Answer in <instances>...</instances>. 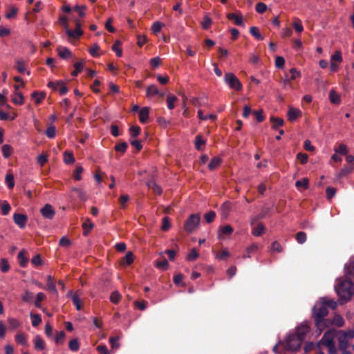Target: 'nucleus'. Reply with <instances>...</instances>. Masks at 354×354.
<instances>
[{
  "label": "nucleus",
  "instance_id": "f257e3e1",
  "mask_svg": "<svg viewBox=\"0 0 354 354\" xmlns=\"http://www.w3.org/2000/svg\"><path fill=\"white\" fill-rule=\"evenodd\" d=\"M352 279L339 277L336 280L335 290L341 304L351 301L354 295V286Z\"/></svg>",
  "mask_w": 354,
  "mask_h": 354
},
{
  "label": "nucleus",
  "instance_id": "f03ea898",
  "mask_svg": "<svg viewBox=\"0 0 354 354\" xmlns=\"http://www.w3.org/2000/svg\"><path fill=\"white\" fill-rule=\"evenodd\" d=\"M328 313V311L326 306V304H323L322 301L316 303L313 307V317L315 319L316 326L320 332L327 327L330 323L328 319L325 318Z\"/></svg>",
  "mask_w": 354,
  "mask_h": 354
},
{
  "label": "nucleus",
  "instance_id": "7ed1b4c3",
  "mask_svg": "<svg viewBox=\"0 0 354 354\" xmlns=\"http://www.w3.org/2000/svg\"><path fill=\"white\" fill-rule=\"evenodd\" d=\"M337 337V332L335 330H329L326 332L320 340L319 344L324 345L328 348L329 354H335L337 348L334 343V339Z\"/></svg>",
  "mask_w": 354,
  "mask_h": 354
},
{
  "label": "nucleus",
  "instance_id": "20e7f679",
  "mask_svg": "<svg viewBox=\"0 0 354 354\" xmlns=\"http://www.w3.org/2000/svg\"><path fill=\"white\" fill-rule=\"evenodd\" d=\"M200 215L198 214H192L185 221L184 228L189 233L194 231L200 223Z\"/></svg>",
  "mask_w": 354,
  "mask_h": 354
},
{
  "label": "nucleus",
  "instance_id": "39448f33",
  "mask_svg": "<svg viewBox=\"0 0 354 354\" xmlns=\"http://www.w3.org/2000/svg\"><path fill=\"white\" fill-rule=\"evenodd\" d=\"M302 340L293 334L288 336L286 340V347L291 351H297L301 346Z\"/></svg>",
  "mask_w": 354,
  "mask_h": 354
},
{
  "label": "nucleus",
  "instance_id": "423d86ee",
  "mask_svg": "<svg viewBox=\"0 0 354 354\" xmlns=\"http://www.w3.org/2000/svg\"><path fill=\"white\" fill-rule=\"evenodd\" d=\"M225 82L231 88L236 91H239L242 88L241 82L232 73H226L225 74Z\"/></svg>",
  "mask_w": 354,
  "mask_h": 354
},
{
  "label": "nucleus",
  "instance_id": "0eeeda50",
  "mask_svg": "<svg viewBox=\"0 0 354 354\" xmlns=\"http://www.w3.org/2000/svg\"><path fill=\"white\" fill-rule=\"evenodd\" d=\"M309 332V325L308 324V323L304 322L297 327L295 333L293 335H296V337L299 338L301 340L304 341Z\"/></svg>",
  "mask_w": 354,
  "mask_h": 354
},
{
  "label": "nucleus",
  "instance_id": "6e6552de",
  "mask_svg": "<svg viewBox=\"0 0 354 354\" xmlns=\"http://www.w3.org/2000/svg\"><path fill=\"white\" fill-rule=\"evenodd\" d=\"M344 274L345 277L354 281V255L344 265Z\"/></svg>",
  "mask_w": 354,
  "mask_h": 354
},
{
  "label": "nucleus",
  "instance_id": "1a4fd4ad",
  "mask_svg": "<svg viewBox=\"0 0 354 354\" xmlns=\"http://www.w3.org/2000/svg\"><path fill=\"white\" fill-rule=\"evenodd\" d=\"M40 213L44 218L51 220L55 215V210L50 204H46L41 209Z\"/></svg>",
  "mask_w": 354,
  "mask_h": 354
},
{
  "label": "nucleus",
  "instance_id": "9d476101",
  "mask_svg": "<svg viewBox=\"0 0 354 354\" xmlns=\"http://www.w3.org/2000/svg\"><path fill=\"white\" fill-rule=\"evenodd\" d=\"M13 220L15 223L20 228H24L28 220V217L25 214L15 213L13 215Z\"/></svg>",
  "mask_w": 354,
  "mask_h": 354
},
{
  "label": "nucleus",
  "instance_id": "9b49d317",
  "mask_svg": "<svg viewBox=\"0 0 354 354\" xmlns=\"http://www.w3.org/2000/svg\"><path fill=\"white\" fill-rule=\"evenodd\" d=\"M337 338L338 340L339 348L341 350L346 349L349 340L346 339V335L343 334V330L337 332Z\"/></svg>",
  "mask_w": 354,
  "mask_h": 354
},
{
  "label": "nucleus",
  "instance_id": "f8f14e48",
  "mask_svg": "<svg viewBox=\"0 0 354 354\" xmlns=\"http://www.w3.org/2000/svg\"><path fill=\"white\" fill-rule=\"evenodd\" d=\"M66 32L68 37L73 38H77L80 37L83 33L79 21H76V28L74 30L66 28Z\"/></svg>",
  "mask_w": 354,
  "mask_h": 354
},
{
  "label": "nucleus",
  "instance_id": "ddd939ff",
  "mask_svg": "<svg viewBox=\"0 0 354 354\" xmlns=\"http://www.w3.org/2000/svg\"><path fill=\"white\" fill-rule=\"evenodd\" d=\"M47 281H46V288L48 291L53 293L56 297L58 296V292L54 282L53 278L52 276H47Z\"/></svg>",
  "mask_w": 354,
  "mask_h": 354
},
{
  "label": "nucleus",
  "instance_id": "4468645a",
  "mask_svg": "<svg viewBox=\"0 0 354 354\" xmlns=\"http://www.w3.org/2000/svg\"><path fill=\"white\" fill-rule=\"evenodd\" d=\"M227 18L234 20V24L237 26H244L243 16L241 14L229 13L227 15Z\"/></svg>",
  "mask_w": 354,
  "mask_h": 354
},
{
  "label": "nucleus",
  "instance_id": "2eb2a0df",
  "mask_svg": "<svg viewBox=\"0 0 354 354\" xmlns=\"http://www.w3.org/2000/svg\"><path fill=\"white\" fill-rule=\"evenodd\" d=\"M287 115L290 121H294L297 118L301 117V111L299 109L290 107L288 109Z\"/></svg>",
  "mask_w": 354,
  "mask_h": 354
},
{
  "label": "nucleus",
  "instance_id": "dca6fc26",
  "mask_svg": "<svg viewBox=\"0 0 354 354\" xmlns=\"http://www.w3.org/2000/svg\"><path fill=\"white\" fill-rule=\"evenodd\" d=\"M59 56L62 59H68L72 56L71 51L66 47L58 46L57 48Z\"/></svg>",
  "mask_w": 354,
  "mask_h": 354
},
{
  "label": "nucleus",
  "instance_id": "f3484780",
  "mask_svg": "<svg viewBox=\"0 0 354 354\" xmlns=\"http://www.w3.org/2000/svg\"><path fill=\"white\" fill-rule=\"evenodd\" d=\"M34 347L37 350H44L45 342L40 335H36L33 339Z\"/></svg>",
  "mask_w": 354,
  "mask_h": 354
},
{
  "label": "nucleus",
  "instance_id": "a211bd4d",
  "mask_svg": "<svg viewBox=\"0 0 354 354\" xmlns=\"http://www.w3.org/2000/svg\"><path fill=\"white\" fill-rule=\"evenodd\" d=\"M329 100L332 104H339L341 103V97L335 90L332 89L329 92Z\"/></svg>",
  "mask_w": 354,
  "mask_h": 354
},
{
  "label": "nucleus",
  "instance_id": "6ab92c4d",
  "mask_svg": "<svg viewBox=\"0 0 354 354\" xmlns=\"http://www.w3.org/2000/svg\"><path fill=\"white\" fill-rule=\"evenodd\" d=\"M149 109L148 107H143L139 111V120L142 123H145L149 118Z\"/></svg>",
  "mask_w": 354,
  "mask_h": 354
},
{
  "label": "nucleus",
  "instance_id": "aec40b11",
  "mask_svg": "<svg viewBox=\"0 0 354 354\" xmlns=\"http://www.w3.org/2000/svg\"><path fill=\"white\" fill-rule=\"evenodd\" d=\"M15 341L20 345L28 346L26 335L24 333H18L15 335Z\"/></svg>",
  "mask_w": 354,
  "mask_h": 354
},
{
  "label": "nucleus",
  "instance_id": "412c9836",
  "mask_svg": "<svg viewBox=\"0 0 354 354\" xmlns=\"http://www.w3.org/2000/svg\"><path fill=\"white\" fill-rule=\"evenodd\" d=\"M24 100V98L23 95L20 92H18V91H15L12 96V100L13 103H15V104H19V105L23 104Z\"/></svg>",
  "mask_w": 354,
  "mask_h": 354
},
{
  "label": "nucleus",
  "instance_id": "4be33fe9",
  "mask_svg": "<svg viewBox=\"0 0 354 354\" xmlns=\"http://www.w3.org/2000/svg\"><path fill=\"white\" fill-rule=\"evenodd\" d=\"M147 186L149 189H151L156 194L159 195L162 194L161 187H160V185L156 184L153 180L148 181Z\"/></svg>",
  "mask_w": 354,
  "mask_h": 354
},
{
  "label": "nucleus",
  "instance_id": "5701e85b",
  "mask_svg": "<svg viewBox=\"0 0 354 354\" xmlns=\"http://www.w3.org/2000/svg\"><path fill=\"white\" fill-rule=\"evenodd\" d=\"M233 232V228L229 225H225L220 229L218 237V239H223V234L230 235Z\"/></svg>",
  "mask_w": 354,
  "mask_h": 354
},
{
  "label": "nucleus",
  "instance_id": "b1692460",
  "mask_svg": "<svg viewBox=\"0 0 354 354\" xmlns=\"http://www.w3.org/2000/svg\"><path fill=\"white\" fill-rule=\"evenodd\" d=\"M46 93L44 92L39 93L35 91L32 93V97L35 100L36 104H39L45 98Z\"/></svg>",
  "mask_w": 354,
  "mask_h": 354
},
{
  "label": "nucleus",
  "instance_id": "393cba45",
  "mask_svg": "<svg viewBox=\"0 0 354 354\" xmlns=\"http://www.w3.org/2000/svg\"><path fill=\"white\" fill-rule=\"evenodd\" d=\"M68 296H71L73 302V304L75 306L77 310L81 309V300L78 297L77 295H73L71 291L68 292Z\"/></svg>",
  "mask_w": 354,
  "mask_h": 354
},
{
  "label": "nucleus",
  "instance_id": "a878e982",
  "mask_svg": "<svg viewBox=\"0 0 354 354\" xmlns=\"http://www.w3.org/2000/svg\"><path fill=\"white\" fill-rule=\"evenodd\" d=\"M264 232V226L259 223L254 227L252 231V234L255 236H259Z\"/></svg>",
  "mask_w": 354,
  "mask_h": 354
},
{
  "label": "nucleus",
  "instance_id": "bb28decb",
  "mask_svg": "<svg viewBox=\"0 0 354 354\" xmlns=\"http://www.w3.org/2000/svg\"><path fill=\"white\" fill-rule=\"evenodd\" d=\"M221 162V158L219 157H214L213 158L209 163L208 164V168L210 170H213L218 167Z\"/></svg>",
  "mask_w": 354,
  "mask_h": 354
},
{
  "label": "nucleus",
  "instance_id": "cd10ccee",
  "mask_svg": "<svg viewBox=\"0 0 354 354\" xmlns=\"http://www.w3.org/2000/svg\"><path fill=\"white\" fill-rule=\"evenodd\" d=\"M295 186L298 189L303 188L304 189H307L308 188V179L304 178L301 180H297L295 183Z\"/></svg>",
  "mask_w": 354,
  "mask_h": 354
},
{
  "label": "nucleus",
  "instance_id": "c85d7f7f",
  "mask_svg": "<svg viewBox=\"0 0 354 354\" xmlns=\"http://www.w3.org/2000/svg\"><path fill=\"white\" fill-rule=\"evenodd\" d=\"M18 259L19 261V264L21 267L23 268H25L26 267L27 264H28V259H27L26 257H25V253L24 251H21L19 252L18 254Z\"/></svg>",
  "mask_w": 354,
  "mask_h": 354
},
{
  "label": "nucleus",
  "instance_id": "c756f323",
  "mask_svg": "<svg viewBox=\"0 0 354 354\" xmlns=\"http://www.w3.org/2000/svg\"><path fill=\"white\" fill-rule=\"evenodd\" d=\"M64 161L66 164H71L75 162V158L71 152H64Z\"/></svg>",
  "mask_w": 354,
  "mask_h": 354
},
{
  "label": "nucleus",
  "instance_id": "7c9ffc66",
  "mask_svg": "<svg viewBox=\"0 0 354 354\" xmlns=\"http://www.w3.org/2000/svg\"><path fill=\"white\" fill-rule=\"evenodd\" d=\"M342 53L339 50L335 51V53L330 57V62H337L340 64L342 62Z\"/></svg>",
  "mask_w": 354,
  "mask_h": 354
},
{
  "label": "nucleus",
  "instance_id": "2f4dec72",
  "mask_svg": "<svg viewBox=\"0 0 354 354\" xmlns=\"http://www.w3.org/2000/svg\"><path fill=\"white\" fill-rule=\"evenodd\" d=\"M122 298V295L118 291H114L111 294L110 301L113 304H118Z\"/></svg>",
  "mask_w": 354,
  "mask_h": 354
},
{
  "label": "nucleus",
  "instance_id": "473e14b6",
  "mask_svg": "<svg viewBox=\"0 0 354 354\" xmlns=\"http://www.w3.org/2000/svg\"><path fill=\"white\" fill-rule=\"evenodd\" d=\"M69 349L71 351H77L80 348V344L77 339H73L68 343Z\"/></svg>",
  "mask_w": 354,
  "mask_h": 354
},
{
  "label": "nucleus",
  "instance_id": "72a5a7b5",
  "mask_svg": "<svg viewBox=\"0 0 354 354\" xmlns=\"http://www.w3.org/2000/svg\"><path fill=\"white\" fill-rule=\"evenodd\" d=\"M159 94V91L155 85L149 86L147 89V96L153 97L156 95Z\"/></svg>",
  "mask_w": 354,
  "mask_h": 354
},
{
  "label": "nucleus",
  "instance_id": "f704fd0d",
  "mask_svg": "<svg viewBox=\"0 0 354 354\" xmlns=\"http://www.w3.org/2000/svg\"><path fill=\"white\" fill-rule=\"evenodd\" d=\"M84 62L83 61L76 62L74 65L75 71L72 72L73 76H77L78 73L83 69Z\"/></svg>",
  "mask_w": 354,
  "mask_h": 354
},
{
  "label": "nucleus",
  "instance_id": "c9c22d12",
  "mask_svg": "<svg viewBox=\"0 0 354 354\" xmlns=\"http://www.w3.org/2000/svg\"><path fill=\"white\" fill-rule=\"evenodd\" d=\"M250 34L254 36L256 39L259 40H263V37L261 35V33L259 31V29L257 27L252 26L250 29Z\"/></svg>",
  "mask_w": 354,
  "mask_h": 354
},
{
  "label": "nucleus",
  "instance_id": "e433bc0d",
  "mask_svg": "<svg viewBox=\"0 0 354 354\" xmlns=\"http://www.w3.org/2000/svg\"><path fill=\"white\" fill-rule=\"evenodd\" d=\"M271 122L273 124V129H277L279 127H281L283 124V120L280 118H274L272 117L270 118Z\"/></svg>",
  "mask_w": 354,
  "mask_h": 354
},
{
  "label": "nucleus",
  "instance_id": "4c0bfd02",
  "mask_svg": "<svg viewBox=\"0 0 354 354\" xmlns=\"http://www.w3.org/2000/svg\"><path fill=\"white\" fill-rule=\"evenodd\" d=\"M120 46H121V42L119 40H116L112 46V50L115 52L118 57H121L122 55V50L119 47Z\"/></svg>",
  "mask_w": 354,
  "mask_h": 354
},
{
  "label": "nucleus",
  "instance_id": "58836bf2",
  "mask_svg": "<svg viewBox=\"0 0 354 354\" xmlns=\"http://www.w3.org/2000/svg\"><path fill=\"white\" fill-rule=\"evenodd\" d=\"M72 190L77 193L79 198L82 200V201H86L87 199L86 193L84 192L83 189L80 188L73 187Z\"/></svg>",
  "mask_w": 354,
  "mask_h": 354
},
{
  "label": "nucleus",
  "instance_id": "ea45409f",
  "mask_svg": "<svg viewBox=\"0 0 354 354\" xmlns=\"http://www.w3.org/2000/svg\"><path fill=\"white\" fill-rule=\"evenodd\" d=\"M66 334L64 331H60L55 337V342L57 344H63L64 343Z\"/></svg>",
  "mask_w": 354,
  "mask_h": 354
},
{
  "label": "nucleus",
  "instance_id": "a19ab883",
  "mask_svg": "<svg viewBox=\"0 0 354 354\" xmlns=\"http://www.w3.org/2000/svg\"><path fill=\"white\" fill-rule=\"evenodd\" d=\"M8 324H9V327L11 329H15L20 326L21 324H20L19 321L15 318L10 317V318H8Z\"/></svg>",
  "mask_w": 354,
  "mask_h": 354
},
{
  "label": "nucleus",
  "instance_id": "79ce46f5",
  "mask_svg": "<svg viewBox=\"0 0 354 354\" xmlns=\"http://www.w3.org/2000/svg\"><path fill=\"white\" fill-rule=\"evenodd\" d=\"M0 269L2 272H7L10 270V265L6 259H1Z\"/></svg>",
  "mask_w": 354,
  "mask_h": 354
},
{
  "label": "nucleus",
  "instance_id": "37998d69",
  "mask_svg": "<svg viewBox=\"0 0 354 354\" xmlns=\"http://www.w3.org/2000/svg\"><path fill=\"white\" fill-rule=\"evenodd\" d=\"M205 144V141L203 140L201 136L198 135L195 138V147L197 150H201V146Z\"/></svg>",
  "mask_w": 354,
  "mask_h": 354
},
{
  "label": "nucleus",
  "instance_id": "c03bdc74",
  "mask_svg": "<svg viewBox=\"0 0 354 354\" xmlns=\"http://www.w3.org/2000/svg\"><path fill=\"white\" fill-rule=\"evenodd\" d=\"M16 64H17V66H16L17 69L19 73H23L25 72L26 63L24 60H22V59L16 60Z\"/></svg>",
  "mask_w": 354,
  "mask_h": 354
},
{
  "label": "nucleus",
  "instance_id": "a18cd8bd",
  "mask_svg": "<svg viewBox=\"0 0 354 354\" xmlns=\"http://www.w3.org/2000/svg\"><path fill=\"white\" fill-rule=\"evenodd\" d=\"M30 317L32 319V325L33 326H37L41 322V318L38 314H30Z\"/></svg>",
  "mask_w": 354,
  "mask_h": 354
},
{
  "label": "nucleus",
  "instance_id": "49530a36",
  "mask_svg": "<svg viewBox=\"0 0 354 354\" xmlns=\"http://www.w3.org/2000/svg\"><path fill=\"white\" fill-rule=\"evenodd\" d=\"M164 26L165 25L159 22V21H155L153 23V24L151 26V30L153 31V33L157 34L161 30V28Z\"/></svg>",
  "mask_w": 354,
  "mask_h": 354
},
{
  "label": "nucleus",
  "instance_id": "de8ad7c7",
  "mask_svg": "<svg viewBox=\"0 0 354 354\" xmlns=\"http://www.w3.org/2000/svg\"><path fill=\"white\" fill-rule=\"evenodd\" d=\"M295 239L299 244H302L306 241V234L304 232H299L297 233Z\"/></svg>",
  "mask_w": 354,
  "mask_h": 354
},
{
  "label": "nucleus",
  "instance_id": "09e8293b",
  "mask_svg": "<svg viewBox=\"0 0 354 354\" xmlns=\"http://www.w3.org/2000/svg\"><path fill=\"white\" fill-rule=\"evenodd\" d=\"M322 302L323 304H326V308L328 306L332 309H335L337 306V303L335 300L333 299H323Z\"/></svg>",
  "mask_w": 354,
  "mask_h": 354
},
{
  "label": "nucleus",
  "instance_id": "8fccbe9b",
  "mask_svg": "<svg viewBox=\"0 0 354 354\" xmlns=\"http://www.w3.org/2000/svg\"><path fill=\"white\" fill-rule=\"evenodd\" d=\"M82 227L84 230V235H87L88 232L93 228V224L91 223V221L88 219L86 222L84 223L82 225Z\"/></svg>",
  "mask_w": 354,
  "mask_h": 354
},
{
  "label": "nucleus",
  "instance_id": "3c124183",
  "mask_svg": "<svg viewBox=\"0 0 354 354\" xmlns=\"http://www.w3.org/2000/svg\"><path fill=\"white\" fill-rule=\"evenodd\" d=\"M212 24V19L208 16H205L203 21L201 22V26L203 29L207 30Z\"/></svg>",
  "mask_w": 354,
  "mask_h": 354
},
{
  "label": "nucleus",
  "instance_id": "603ef678",
  "mask_svg": "<svg viewBox=\"0 0 354 354\" xmlns=\"http://www.w3.org/2000/svg\"><path fill=\"white\" fill-rule=\"evenodd\" d=\"M292 26L297 32L300 33L304 30V27L301 24V21L299 19H297L296 21L292 23Z\"/></svg>",
  "mask_w": 354,
  "mask_h": 354
},
{
  "label": "nucleus",
  "instance_id": "864d4df0",
  "mask_svg": "<svg viewBox=\"0 0 354 354\" xmlns=\"http://www.w3.org/2000/svg\"><path fill=\"white\" fill-rule=\"evenodd\" d=\"M3 156L5 158H8L12 153V147L8 145H4L2 147Z\"/></svg>",
  "mask_w": 354,
  "mask_h": 354
},
{
  "label": "nucleus",
  "instance_id": "5fc2aeb1",
  "mask_svg": "<svg viewBox=\"0 0 354 354\" xmlns=\"http://www.w3.org/2000/svg\"><path fill=\"white\" fill-rule=\"evenodd\" d=\"M177 100V98L174 95H169L167 99V107L171 110L174 108V102Z\"/></svg>",
  "mask_w": 354,
  "mask_h": 354
},
{
  "label": "nucleus",
  "instance_id": "6e6d98bb",
  "mask_svg": "<svg viewBox=\"0 0 354 354\" xmlns=\"http://www.w3.org/2000/svg\"><path fill=\"white\" fill-rule=\"evenodd\" d=\"M257 249V246L256 245L252 244V245H250L249 247H248L246 248V250H245L246 254H244L243 255V259L250 258V254L253 252H254V251H256Z\"/></svg>",
  "mask_w": 354,
  "mask_h": 354
},
{
  "label": "nucleus",
  "instance_id": "4d7b16f0",
  "mask_svg": "<svg viewBox=\"0 0 354 354\" xmlns=\"http://www.w3.org/2000/svg\"><path fill=\"white\" fill-rule=\"evenodd\" d=\"M353 171V167L351 166H344L339 173V177H343L346 175L351 173Z\"/></svg>",
  "mask_w": 354,
  "mask_h": 354
},
{
  "label": "nucleus",
  "instance_id": "13d9d810",
  "mask_svg": "<svg viewBox=\"0 0 354 354\" xmlns=\"http://www.w3.org/2000/svg\"><path fill=\"white\" fill-rule=\"evenodd\" d=\"M335 153H338L342 155H346L348 153L347 147L344 144H340L338 147L335 149Z\"/></svg>",
  "mask_w": 354,
  "mask_h": 354
},
{
  "label": "nucleus",
  "instance_id": "bf43d9fd",
  "mask_svg": "<svg viewBox=\"0 0 354 354\" xmlns=\"http://www.w3.org/2000/svg\"><path fill=\"white\" fill-rule=\"evenodd\" d=\"M22 300L25 302L30 301L33 298V294L29 290H25L21 296Z\"/></svg>",
  "mask_w": 354,
  "mask_h": 354
},
{
  "label": "nucleus",
  "instance_id": "052dcab7",
  "mask_svg": "<svg viewBox=\"0 0 354 354\" xmlns=\"http://www.w3.org/2000/svg\"><path fill=\"white\" fill-rule=\"evenodd\" d=\"M230 256V252L227 249H224L222 250L221 253H218L216 254V258L219 260H224Z\"/></svg>",
  "mask_w": 354,
  "mask_h": 354
},
{
  "label": "nucleus",
  "instance_id": "680f3d73",
  "mask_svg": "<svg viewBox=\"0 0 354 354\" xmlns=\"http://www.w3.org/2000/svg\"><path fill=\"white\" fill-rule=\"evenodd\" d=\"M171 227V224L169 222V218L168 216H165L162 219V230L163 231H167Z\"/></svg>",
  "mask_w": 354,
  "mask_h": 354
},
{
  "label": "nucleus",
  "instance_id": "e2e57ef3",
  "mask_svg": "<svg viewBox=\"0 0 354 354\" xmlns=\"http://www.w3.org/2000/svg\"><path fill=\"white\" fill-rule=\"evenodd\" d=\"M1 211H2V214L3 215H7L11 207H10V205H9V203L6 201H4L1 205Z\"/></svg>",
  "mask_w": 354,
  "mask_h": 354
},
{
  "label": "nucleus",
  "instance_id": "0e129e2a",
  "mask_svg": "<svg viewBox=\"0 0 354 354\" xmlns=\"http://www.w3.org/2000/svg\"><path fill=\"white\" fill-rule=\"evenodd\" d=\"M124 263H126L127 265H130L133 261V254L131 252H128L125 257H124Z\"/></svg>",
  "mask_w": 354,
  "mask_h": 354
},
{
  "label": "nucleus",
  "instance_id": "69168bd1",
  "mask_svg": "<svg viewBox=\"0 0 354 354\" xmlns=\"http://www.w3.org/2000/svg\"><path fill=\"white\" fill-rule=\"evenodd\" d=\"M6 182L7 183L8 187L10 189L13 188L15 186L14 177L12 174H8L6 176Z\"/></svg>",
  "mask_w": 354,
  "mask_h": 354
},
{
  "label": "nucleus",
  "instance_id": "338daca9",
  "mask_svg": "<svg viewBox=\"0 0 354 354\" xmlns=\"http://www.w3.org/2000/svg\"><path fill=\"white\" fill-rule=\"evenodd\" d=\"M46 134L48 138H53L56 134L55 127L54 126H50L48 127V129L46 131Z\"/></svg>",
  "mask_w": 354,
  "mask_h": 354
},
{
  "label": "nucleus",
  "instance_id": "774afa93",
  "mask_svg": "<svg viewBox=\"0 0 354 354\" xmlns=\"http://www.w3.org/2000/svg\"><path fill=\"white\" fill-rule=\"evenodd\" d=\"M216 216V213L214 211H210L205 214L204 217L207 223H209L212 222Z\"/></svg>",
  "mask_w": 354,
  "mask_h": 354
}]
</instances>
